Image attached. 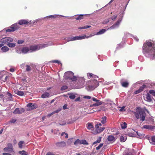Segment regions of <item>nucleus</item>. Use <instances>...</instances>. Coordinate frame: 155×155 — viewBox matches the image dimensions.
I'll use <instances>...</instances> for the list:
<instances>
[{
	"label": "nucleus",
	"mask_w": 155,
	"mask_h": 155,
	"mask_svg": "<svg viewBox=\"0 0 155 155\" xmlns=\"http://www.w3.org/2000/svg\"><path fill=\"white\" fill-rule=\"evenodd\" d=\"M143 52L146 57L155 59V41L150 40L145 42L143 46Z\"/></svg>",
	"instance_id": "obj_1"
},
{
	"label": "nucleus",
	"mask_w": 155,
	"mask_h": 155,
	"mask_svg": "<svg viewBox=\"0 0 155 155\" xmlns=\"http://www.w3.org/2000/svg\"><path fill=\"white\" fill-rule=\"evenodd\" d=\"M87 125V129L92 130L94 127L93 125L91 123H88Z\"/></svg>",
	"instance_id": "obj_27"
},
{
	"label": "nucleus",
	"mask_w": 155,
	"mask_h": 155,
	"mask_svg": "<svg viewBox=\"0 0 155 155\" xmlns=\"http://www.w3.org/2000/svg\"><path fill=\"white\" fill-rule=\"evenodd\" d=\"M2 51L3 52H6L8 51L9 49L7 46H3L1 48Z\"/></svg>",
	"instance_id": "obj_24"
},
{
	"label": "nucleus",
	"mask_w": 155,
	"mask_h": 155,
	"mask_svg": "<svg viewBox=\"0 0 155 155\" xmlns=\"http://www.w3.org/2000/svg\"><path fill=\"white\" fill-rule=\"evenodd\" d=\"M106 31L105 29H102L96 33L97 35H100L104 33Z\"/></svg>",
	"instance_id": "obj_28"
},
{
	"label": "nucleus",
	"mask_w": 155,
	"mask_h": 155,
	"mask_svg": "<svg viewBox=\"0 0 155 155\" xmlns=\"http://www.w3.org/2000/svg\"><path fill=\"white\" fill-rule=\"evenodd\" d=\"M30 49V52H32L33 51H35L41 49H42V45L41 44L36 45L34 46H32L29 47Z\"/></svg>",
	"instance_id": "obj_8"
},
{
	"label": "nucleus",
	"mask_w": 155,
	"mask_h": 155,
	"mask_svg": "<svg viewBox=\"0 0 155 155\" xmlns=\"http://www.w3.org/2000/svg\"><path fill=\"white\" fill-rule=\"evenodd\" d=\"M101 123H99V124H96L95 126V128H99V126H101Z\"/></svg>",
	"instance_id": "obj_60"
},
{
	"label": "nucleus",
	"mask_w": 155,
	"mask_h": 155,
	"mask_svg": "<svg viewBox=\"0 0 155 155\" xmlns=\"http://www.w3.org/2000/svg\"><path fill=\"white\" fill-rule=\"evenodd\" d=\"M24 141H20L18 143V146L20 148H22L23 147L22 144H24Z\"/></svg>",
	"instance_id": "obj_38"
},
{
	"label": "nucleus",
	"mask_w": 155,
	"mask_h": 155,
	"mask_svg": "<svg viewBox=\"0 0 155 155\" xmlns=\"http://www.w3.org/2000/svg\"><path fill=\"white\" fill-rule=\"evenodd\" d=\"M80 144H84L85 145H87L88 143L85 140H80Z\"/></svg>",
	"instance_id": "obj_33"
},
{
	"label": "nucleus",
	"mask_w": 155,
	"mask_h": 155,
	"mask_svg": "<svg viewBox=\"0 0 155 155\" xmlns=\"http://www.w3.org/2000/svg\"><path fill=\"white\" fill-rule=\"evenodd\" d=\"M7 147L11 150H12V146L11 143H9L8 144Z\"/></svg>",
	"instance_id": "obj_51"
},
{
	"label": "nucleus",
	"mask_w": 155,
	"mask_h": 155,
	"mask_svg": "<svg viewBox=\"0 0 155 155\" xmlns=\"http://www.w3.org/2000/svg\"><path fill=\"white\" fill-rule=\"evenodd\" d=\"M25 111V110L24 108H16L14 111L13 113L14 114H21L23 113Z\"/></svg>",
	"instance_id": "obj_11"
},
{
	"label": "nucleus",
	"mask_w": 155,
	"mask_h": 155,
	"mask_svg": "<svg viewBox=\"0 0 155 155\" xmlns=\"http://www.w3.org/2000/svg\"><path fill=\"white\" fill-rule=\"evenodd\" d=\"M24 42V41L22 40H19L18 41V44H22Z\"/></svg>",
	"instance_id": "obj_64"
},
{
	"label": "nucleus",
	"mask_w": 155,
	"mask_h": 155,
	"mask_svg": "<svg viewBox=\"0 0 155 155\" xmlns=\"http://www.w3.org/2000/svg\"><path fill=\"white\" fill-rule=\"evenodd\" d=\"M26 71L27 72H29L31 70V66L28 65H26Z\"/></svg>",
	"instance_id": "obj_29"
},
{
	"label": "nucleus",
	"mask_w": 155,
	"mask_h": 155,
	"mask_svg": "<svg viewBox=\"0 0 155 155\" xmlns=\"http://www.w3.org/2000/svg\"><path fill=\"white\" fill-rule=\"evenodd\" d=\"M117 17V15H114L113 16L111 17L109 19L110 20V19H111V20H112L113 21H114L116 19Z\"/></svg>",
	"instance_id": "obj_49"
},
{
	"label": "nucleus",
	"mask_w": 155,
	"mask_h": 155,
	"mask_svg": "<svg viewBox=\"0 0 155 155\" xmlns=\"http://www.w3.org/2000/svg\"><path fill=\"white\" fill-rule=\"evenodd\" d=\"M120 83L122 87H127L129 85V83L127 81H123L122 80L120 81Z\"/></svg>",
	"instance_id": "obj_21"
},
{
	"label": "nucleus",
	"mask_w": 155,
	"mask_h": 155,
	"mask_svg": "<svg viewBox=\"0 0 155 155\" xmlns=\"http://www.w3.org/2000/svg\"><path fill=\"white\" fill-rule=\"evenodd\" d=\"M137 135L139 137H142L144 136V135L143 134H141L140 133L138 132H137Z\"/></svg>",
	"instance_id": "obj_58"
},
{
	"label": "nucleus",
	"mask_w": 155,
	"mask_h": 155,
	"mask_svg": "<svg viewBox=\"0 0 155 155\" xmlns=\"http://www.w3.org/2000/svg\"><path fill=\"white\" fill-rule=\"evenodd\" d=\"M126 137H124L123 136H121L120 137V141L121 142H124L126 140Z\"/></svg>",
	"instance_id": "obj_37"
},
{
	"label": "nucleus",
	"mask_w": 155,
	"mask_h": 155,
	"mask_svg": "<svg viewBox=\"0 0 155 155\" xmlns=\"http://www.w3.org/2000/svg\"><path fill=\"white\" fill-rule=\"evenodd\" d=\"M126 110V109H125V107L123 106L121 107L120 109V111H124Z\"/></svg>",
	"instance_id": "obj_59"
},
{
	"label": "nucleus",
	"mask_w": 155,
	"mask_h": 155,
	"mask_svg": "<svg viewBox=\"0 0 155 155\" xmlns=\"http://www.w3.org/2000/svg\"><path fill=\"white\" fill-rule=\"evenodd\" d=\"M123 45H124L122 43H120V44L118 45L116 47V49H117L118 48H122L123 47Z\"/></svg>",
	"instance_id": "obj_52"
},
{
	"label": "nucleus",
	"mask_w": 155,
	"mask_h": 155,
	"mask_svg": "<svg viewBox=\"0 0 155 155\" xmlns=\"http://www.w3.org/2000/svg\"><path fill=\"white\" fill-rule=\"evenodd\" d=\"M98 129L96 130L97 131V133H101L102 131H103V130H104L105 129V128L103 127H100V128H98Z\"/></svg>",
	"instance_id": "obj_34"
},
{
	"label": "nucleus",
	"mask_w": 155,
	"mask_h": 155,
	"mask_svg": "<svg viewBox=\"0 0 155 155\" xmlns=\"http://www.w3.org/2000/svg\"><path fill=\"white\" fill-rule=\"evenodd\" d=\"M4 151L5 152H8L9 151H12L10 149H9L7 147H5L4 149Z\"/></svg>",
	"instance_id": "obj_54"
},
{
	"label": "nucleus",
	"mask_w": 155,
	"mask_h": 155,
	"mask_svg": "<svg viewBox=\"0 0 155 155\" xmlns=\"http://www.w3.org/2000/svg\"><path fill=\"white\" fill-rule=\"evenodd\" d=\"M146 98L147 99V101L148 102H150L152 100L151 96L149 94H147Z\"/></svg>",
	"instance_id": "obj_26"
},
{
	"label": "nucleus",
	"mask_w": 155,
	"mask_h": 155,
	"mask_svg": "<svg viewBox=\"0 0 155 155\" xmlns=\"http://www.w3.org/2000/svg\"><path fill=\"white\" fill-rule=\"evenodd\" d=\"M91 27V26L86 25V26H84V27H79L78 28V29H86V28H90Z\"/></svg>",
	"instance_id": "obj_41"
},
{
	"label": "nucleus",
	"mask_w": 155,
	"mask_h": 155,
	"mask_svg": "<svg viewBox=\"0 0 155 155\" xmlns=\"http://www.w3.org/2000/svg\"><path fill=\"white\" fill-rule=\"evenodd\" d=\"M83 15H78V17L76 18L75 19L77 20H79L83 19Z\"/></svg>",
	"instance_id": "obj_42"
},
{
	"label": "nucleus",
	"mask_w": 155,
	"mask_h": 155,
	"mask_svg": "<svg viewBox=\"0 0 155 155\" xmlns=\"http://www.w3.org/2000/svg\"><path fill=\"white\" fill-rule=\"evenodd\" d=\"M134 114L137 119L140 118V120L142 122L145 120L146 114L144 110L140 108H137L136 109V112H134Z\"/></svg>",
	"instance_id": "obj_2"
},
{
	"label": "nucleus",
	"mask_w": 155,
	"mask_h": 155,
	"mask_svg": "<svg viewBox=\"0 0 155 155\" xmlns=\"http://www.w3.org/2000/svg\"><path fill=\"white\" fill-rule=\"evenodd\" d=\"M142 128L152 130L155 129V127L151 125H144L143 126Z\"/></svg>",
	"instance_id": "obj_15"
},
{
	"label": "nucleus",
	"mask_w": 155,
	"mask_h": 155,
	"mask_svg": "<svg viewBox=\"0 0 155 155\" xmlns=\"http://www.w3.org/2000/svg\"><path fill=\"white\" fill-rule=\"evenodd\" d=\"M87 75L88 78L90 79L91 78H98V77L94 74H93L91 73H87Z\"/></svg>",
	"instance_id": "obj_22"
},
{
	"label": "nucleus",
	"mask_w": 155,
	"mask_h": 155,
	"mask_svg": "<svg viewBox=\"0 0 155 155\" xmlns=\"http://www.w3.org/2000/svg\"><path fill=\"white\" fill-rule=\"evenodd\" d=\"M122 20V18H119L118 20L117 21L114 25H113L112 26H111L110 28H109V29H111L114 28H117L120 24V22H121Z\"/></svg>",
	"instance_id": "obj_10"
},
{
	"label": "nucleus",
	"mask_w": 155,
	"mask_h": 155,
	"mask_svg": "<svg viewBox=\"0 0 155 155\" xmlns=\"http://www.w3.org/2000/svg\"><path fill=\"white\" fill-rule=\"evenodd\" d=\"M99 85V84L97 80L90 81L88 82L87 89L88 91L93 90Z\"/></svg>",
	"instance_id": "obj_3"
},
{
	"label": "nucleus",
	"mask_w": 155,
	"mask_h": 155,
	"mask_svg": "<svg viewBox=\"0 0 155 155\" xmlns=\"http://www.w3.org/2000/svg\"><path fill=\"white\" fill-rule=\"evenodd\" d=\"M58 15H52L48 16L46 17L48 18H56L57 17V16H58Z\"/></svg>",
	"instance_id": "obj_46"
},
{
	"label": "nucleus",
	"mask_w": 155,
	"mask_h": 155,
	"mask_svg": "<svg viewBox=\"0 0 155 155\" xmlns=\"http://www.w3.org/2000/svg\"><path fill=\"white\" fill-rule=\"evenodd\" d=\"M107 117L105 116L101 118V122L103 124H104L106 122Z\"/></svg>",
	"instance_id": "obj_30"
},
{
	"label": "nucleus",
	"mask_w": 155,
	"mask_h": 155,
	"mask_svg": "<svg viewBox=\"0 0 155 155\" xmlns=\"http://www.w3.org/2000/svg\"><path fill=\"white\" fill-rule=\"evenodd\" d=\"M41 45H42V48H45L47 47L48 46H51L53 45H54V44L52 41H49L48 42V43Z\"/></svg>",
	"instance_id": "obj_19"
},
{
	"label": "nucleus",
	"mask_w": 155,
	"mask_h": 155,
	"mask_svg": "<svg viewBox=\"0 0 155 155\" xmlns=\"http://www.w3.org/2000/svg\"><path fill=\"white\" fill-rule=\"evenodd\" d=\"M69 97L71 99H74L75 98L76 96L74 94L72 93L70 94H69Z\"/></svg>",
	"instance_id": "obj_36"
},
{
	"label": "nucleus",
	"mask_w": 155,
	"mask_h": 155,
	"mask_svg": "<svg viewBox=\"0 0 155 155\" xmlns=\"http://www.w3.org/2000/svg\"><path fill=\"white\" fill-rule=\"evenodd\" d=\"M150 94H152V95L155 96V91L154 90H150L149 91Z\"/></svg>",
	"instance_id": "obj_45"
},
{
	"label": "nucleus",
	"mask_w": 155,
	"mask_h": 155,
	"mask_svg": "<svg viewBox=\"0 0 155 155\" xmlns=\"http://www.w3.org/2000/svg\"><path fill=\"white\" fill-rule=\"evenodd\" d=\"M0 98H3V101L4 102H6L7 101H12V95L10 93L7 92L4 95L0 94Z\"/></svg>",
	"instance_id": "obj_5"
},
{
	"label": "nucleus",
	"mask_w": 155,
	"mask_h": 155,
	"mask_svg": "<svg viewBox=\"0 0 155 155\" xmlns=\"http://www.w3.org/2000/svg\"><path fill=\"white\" fill-rule=\"evenodd\" d=\"M150 143L153 145H155V136H152L151 138V140H150Z\"/></svg>",
	"instance_id": "obj_25"
},
{
	"label": "nucleus",
	"mask_w": 155,
	"mask_h": 155,
	"mask_svg": "<svg viewBox=\"0 0 155 155\" xmlns=\"http://www.w3.org/2000/svg\"><path fill=\"white\" fill-rule=\"evenodd\" d=\"M33 104L32 103H29L27 104V107H28L29 108H30V109H31Z\"/></svg>",
	"instance_id": "obj_62"
},
{
	"label": "nucleus",
	"mask_w": 155,
	"mask_h": 155,
	"mask_svg": "<svg viewBox=\"0 0 155 155\" xmlns=\"http://www.w3.org/2000/svg\"><path fill=\"white\" fill-rule=\"evenodd\" d=\"M18 23H15L11 25L12 28L14 30V31L20 28V26Z\"/></svg>",
	"instance_id": "obj_20"
},
{
	"label": "nucleus",
	"mask_w": 155,
	"mask_h": 155,
	"mask_svg": "<svg viewBox=\"0 0 155 155\" xmlns=\"http://www.w3.org/2000/svg\"><path fill=\"white\" fill-rule=\"evenodd\" d=\"M109 21H110V20L109 19H107V20H104L103 22V24H106L107 23H108Z\"/></svg>",
	"instance_id": "obj_63"
},
{
	"label": "nucleus",
	"mask_w": 155,
	"mask_h": 155,
	"mask_svg": "<svg viewBox=\"0 0 155 155\" xmlns=\"http://www.w3.org/2000/svg\"><path fill=\"white\" fill-rule=\"evenodd\" d=\"M68 88V87L66 85H64L61 88V90L62 91H64Z\"/></svg>",
	"instance_id": "obj_53"
},
{
	"label": "nucleus",
	"mask_w": 155,
	"mask_h": 155,
	"mask_svg": "<svg viewBox=\"0 0 155 155\" xmlns=\"http://www.w3.org/2000/svg\"><path fill=\"white\" fill-rule=\"evenodd\" d=\"M7 45L10 48H13L15 47L16 45L15 43H9Z\"/></svg>",
	"instance_id": "obj_32"
},
{
	"label": "nucleus",
	"mask_w": 155,
	"mask_h": 155,
	"mask_svg": "<svg viewBox=\"0 0 155 155\" xmlns=\"http://www.w3.org/2000/svg\"><path fill=\"white\" fill-rule=\"evenodd\" d=\"M50 96V94L47 92H45L41 95V97L43 98H48Z\"/></svg>",
	"instance_id": "obj_23"
},
{
	"label": "nucleus",
	"mask_w": 155,
	"mask_h": 155,
	"mask_svg": "<svg viewBox=\"0 0 155 155\" xmlns=\"http://www.w3.org/2000/svg\"><path fill=\"white\" fill-rule=\"evenodd\" d=\"M13 41V39L9 37H6L0 40V42L2 43L5 45H8L9 43Z\"/></svg>",
	"instance_id": "obj_7"
},
{
	"label": "nucleus",
	"mask_w": 155,
	"mask_h": 155,
	"mask_svg": "<svg viewBox=\"0 0 155 155\" xmlns=\"http://www.w3.org/2000/svg\"><path fill=\"white\" fill-rule=\"evenodd\" d=\"M101 137H99L97 139V140L94 142L93 143V144L94 145L95 144H96L97 143H100L101 142Z\"/></svg>",
	"instance_id": "obj_31"
},
{
	"label": "nucleus",
	"mask_w": 155,
	"mask_h": 155,
	"mask_svg": "<svg viewBox=\"0 0 155 155\" xmlns=\"http://www.w3.org/2000/svg\"><path fill=\"white\" fill-rule=\"evenodd\" d=\"M92 36V35H91L86 37L85 35H84L83 36H81L71 37L68 38L67 39V41L68 42L70 41H75L78 40H81L85 38H88L89 37H91Z\"/></svg>",
	"instance_id": "obj_6"
},
{
	"label": "nucleus",
	"mask_w": 155,
	"mask_h": 155,
	"mask_svg": "<svg viewBox=\"0 0 155 155\" xmlns=\"http://www.w3.org/2000/svg\"><path fill=\"white\" fill-rule=\"evenodd\" d=\"M53 61L54 63H58V64H61V63L60 61L58 60H54Z\"/></svg>",
	"instance_id": "obj_57"
},
{
	"label": "nucleus",
	"mask_w": 155,
	"mask_h": 155,
	"mask_svg": "<svg viewBox=\"0 0 155 155\" xmlns=\"http://www.w3.org/2000/svg\"><path fill=\"white\" fill-rule=\"evenodd\" d=\"M79 118V117H75L71 119L70 120H68L67 122L68 124H70L73 123L75 122L76 120H78Z\"/></svg>",
	"instance_id": "obj_17"
},
{
	"label": "nucleus",
	"mask_w": 155,
	"mask_h": 155,
	"mask_svg": "<svg viewBox=\"0 0 155 155\" xmlns=\"http://www.w3.org/2000/svg\"><path fill=\"white\" fill-rule=\"evenodd\" d=\"M64 135H65V138H68V134H67L66 133H65L64 132H63L61 134V136H63Z\"/></svg>",
	"instance_id": "obj_61"
},
{
	"label": "nucleus",
	"mask_w": 155,
	"mask_h": 155,
	"mask_svg": "<svg viewBox=\"0 0 155 155\" xmlns=\"http://www.w3.org/2000/svg\"><path fill=\"white\" fill-rule=\"evenodd\" d=\"M122 128L124 129L127 127V124L126 122H124L121 124Z\"/></svg>",
	"instance_id": "obj_35"
},
{
	"label": "nucleus",
	"mask_w": 155,
	"mask_h": 155,
	"mask_svg": "<svg viewBox=\"0 0 155 155\" xmlns=\"http://www.w3.org/2000/svg\"><path fill=\"white\" fill-rule=\"evenodd\" d=\"M17 53L18 54H21V53H22L21 51V49H17L16 50V51Z\"/></svg>",
	"instance_id": "obj_56"
},
{
	"label": "nucleus",
	"mask_w": 155,
	"mask_h": 155,
	"mask_svg": "<svg viewBox=\"0 0 155 155\" xmlns=\"http://www.w3.org/2000/svg\"><path fill=\"white\" fill-rule=\"evenodd\" d=\"M17 121V119L15 118H13L9 121V123H14Z\"/></svg>",
	"instance_id": "obj_50"
},
{
	"label": "nucleus",
	"mask_w": 155,
	"mask_h": 155,
	"mask_svg": "<svg viewBox=\"0 0 155 155\" xmlns=\"http://www.w3.org/2000/svg\"><path fill=\"white\" fill-rule=\"evenodd\" d=\"M146 85L144 84H143L141 87H140L139 89L140 92L143 91V89L145 87Z\"/></svg>",
	"instance_id": "obj_47"
},
{
	"label": "nucleus",
	"mask_w": 155,
	"mask_h": 155,
	"mask_svg": "<svg viewBox=\"0 0 155 155\" xmlns=\"http://www.w3.org/2000/svg\"><path fill=\"white\" fill-rule=\"evenodd\" d=\"M21 51L22 53L25 54L28 52H30L29 48L25 47L21 48Z\"/></svg>",
	"instance_id": "obj_14"
},
{
	"label": "nucleus",
	"mask_w": 155,
	"mask_h": 155,
	"mask_svg": "<svg viewBox=\"0 0 155 155\" xmlns=\"http://www.w3.org/2000/svg\"><path fill=\"white\" fill-rule=\"evenodd\" d=\"M16 94L20 96H22L24 94V92L22 91H17Z\"/></svg>",
	"instance_id": "obj_39"
},
{
	"label": "nucleus",
	"mask_w": 155,
	"mask_h": 155,
	"mask_svg": "<svg viewBox=\"0 0 155 155\" xmlns=\"http://www.w3.org/2000/svg\"><path fill=\"white\" fill-rule=\"evenodd\" d=\"M66 145L65 142L63 141H61L58 142L56 143V146L58 147H64Z\"/></svg>",
	"instance_id": "obj_18"
},
{
	"label": "nucleus",
	"mask_w": 155,
	"mask_h": 155,
	"mask_svg": "<svg viewBox=\"0 0 155 155\" xmlns=\"http://www.w3.org/2000/svg\"><path fill=\"white\" fill-rule=\"evenodd\" d=\"M31 21L26 20L24 19L19 20L18 21V24L21 25H26L28 23L30 24Z\"/></svg>",
	"instance_id": "obj_13"
},
{
	"label": "nucleus",
	"mask_w": 155,
	"mask_h": 155,
	"mask_svg": "<svg viewBox=\"0 0 155 155\" xmlns=\"http://www.w3.org/2000/svg\"><path fill=\"white\" fill-rule=\"evenodd\" d=\"M107 139L110 142L113 143L115 141L116 138L112 135H109Z\"/></svg>",
	"instance_id": "obj_16"
},
{
	"label": "nucleus",
	"mask_w": 155,
	"mask_h": 155,
	"mask_svg": "<svg viewBox=\"0 0 155 155\" xmlns=\"http://www.w3.org/2000/svg\"><path fill=\"white\" fill-rule=\"evenodd\" d=\"M14 31V30L12 28V27L11 26V27L6 30V32H13Z\"/></svg>",
	"instance_id": "obj_40"
},
{
	"label": "nucleus",
	"mask_w": 155,
	"mask_h": 155,
	"mask_svg": "<svg viewBox=\"0 0 155 155\" xmlns=\"http://www.w3.org/2000/svg\"><path fill=\"white\" fill-rule=\"evenodd\" d=\"M80 144V140L79 139H77L75 140L74 143V144L75 145H77L78 144Z\"/></svg>",
	"instance_id": "obj_48"
},
{
	"label": "nucleus",
	"mask_w": 155,
	"mask_h": 155,
	"mask_svg": "<svg viewBox=\"0 0 155 155\" xmlns=\"http://www.w3.org/2000/svg\"><path fill=\"white\" fill-rule=\"evenodd\" d=\"M5 73L6 72L5 71H2L0 72V80L2 79L3 77L5 76V78L4 79L2 80L4 82L6 81L8 78V76L5 75Z\"/></svg>",
	"instance_id": "obj_12"
},
{
	"label": "nucleus",
	"mask_w": 155,
	"mask_h": 155,
	"mask_svg": "<svg viewBox=\"0 0 155 155\" xmlns=\"http://www.w3.org/2000/svg\"><path fill=\"white\" fill-rule=\"evenodd\" d=\"M19 153L21 155H27L26 152L24 150L20 151L19 152Z\"/></svg>",
	"instance_id": "obj_43"
},
{
	"label": "nucleus",
	"mask_w": 155,
	"mask_h": 155,
	"mask_svg": "<svg viewBox=\"0 0 155 155\" xmlns=\"http://www.w3.org/2000/svg\"><path fill=\"white\" fill-rule=\"evenodd\" d=\"M103 145V144L102 143H100L99 145L96 148L97 150H99Z\"/></svg>",
	"instance_id": "obj_55"
},
{
	"label": "nucleus",
	"mask_w": 155,
	"mask_h": 155,
	"mask_svg": "<svg viewBox=\"0 0 155 155\" xmlns=\"http://www.w3.org/2000/svg\"><path fill=\"white\" fill-rule=\"evenodd\" d=\"M64 77L66 80H71L73 81L77 80V77L74 76V73L70 71L66 72L64 74Z\"/></svg>",
	"instance_id": "obj_4"
},
{
	"label": "nucleus",
	"mask_w": 155,
	"mask_h": 155,
	"mask_svg": "<svg viewBox=\"0 0 155 155\" xmlns=\"http://www.w3.org/2000/svg\"><path fill=\"white\" fill-rule=\"evenodd\" d=\"M37 107V106L36 104H33L32 107L31 109V110H33L36 108ZM28 110H30V109H27Z\"/></svg>",
	"instance_id": "obj_44"
},
{
	"label": "nucleus",
	"mask_w": 155,
	"mask_h": 155,
	"mask_svg": "<svg viewBox=\"0 0 155 155\" xmlns=\"http://www.w3.org/2000/svg\"><path fill=\"white\" fill-rule=\"evenodd\" d=\"M92 100L93 101L96 102V103L92 105H91V107L98 106L102 104V102L101 101L94 97L92 98Z\"/></svg>",
	"instance_id": "obj_9"
}]
</instances>
